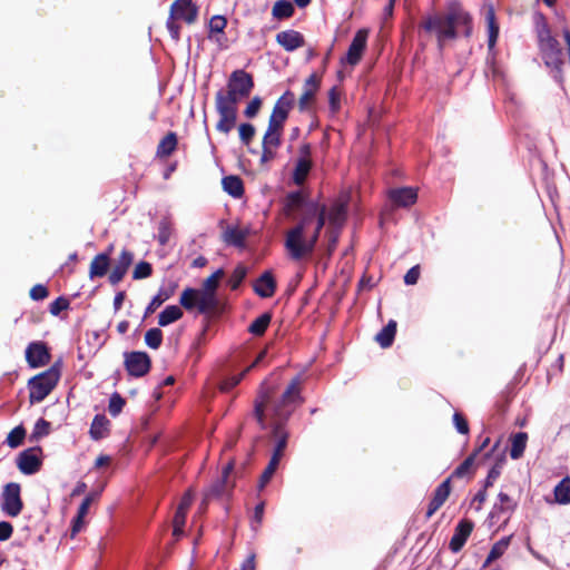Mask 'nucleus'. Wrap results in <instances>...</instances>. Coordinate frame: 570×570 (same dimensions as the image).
I'll use <instances>...</instances> for the list:
<instances>
[{
	"label": "nucleus",
	"mask_w": 570,
	"mask_h": 570,
	"mask_svg": "<svg viewBox=\"0 0 570 570\" xmlns=\"http://www.w3.org/2000/svg\"><path fill=\"white\" fill-rule=\"evenodd\" d=\"M153 267L148 262H140L136 265L134 272H132V278L134 279H142L147 278L151 275Z\"/></svg>",
	"instance_id": "nucleus-52"
},
{
	"label": "nucleus",
	"mask_w": 570,
	"mask_h": 570,
	"mask_svg": "<svg viewBox=\"0 0 570 570\" xmlns=\"http://www.w3.org/2000/svg\"><path fill=\"white\" fill-rule=\"evenodd\" d=\"M528 441V434L525 432H519L511 439L510 456L513 460L520 459L525 450Z\"/></svg>",
	"instance_id": "nucleus-37"
},
{
	"label": "nucleus",
	"mask_w": 570,
	"mask_h": 570,
	"mask_svg": "<svg viewBox=\"0 0 570 570\" xmlns=\"http://www.w3.org/2000/svg\"><path fill=\"white\" fill-rule=\"evenodd\" d=\"M111 250L112 246L109 247L108 253H100L94 257L89 267V277L91 279L102 277L107 274L110 265L109 255Z\"/></svg>",
	"instance_id": "nucleus-26"
},
{
	"label": "nucleus",
	"mask_w": 570,
	"mask_h": 570,
	"mask_svg": "<svg viewBox=\"0 0 570 570\" xmlns=\"http://www.w3.org/2000/svg\"><path fill=\"white\" fill-rule=\"evenodd\" d=\"M326 219L331 228H341L346 219V206L342 203H336L328 212L325 207V220Z\"/></svg>",
	"instance_id": "nucleus-27"
},
{
	"label": "nucleus",
	"mask_w": 570,
	"mask_h": 570,
	"mask_svg": "<svg viewBox=\"0 0 570 570\" xmlns=\"http://www.w3.org/2000/svg\"><path fill=\"white\" fill-rule=\"evenodd\" d=\"M216 110L219 115L216 129L220 132L228 134L236 125L237 109L227 108L225 106H216Z\"/></svg>",
	"instance_id": "nucleus-24"
},
{
	"label": "nucleus",
	"mask_w": 570,
	"mask_h": 570,
	"mask_svg": "<svg viewBox=\"0 0 570 570\" xmlns=\"http://www.w3.org/2000/svg\"><path fill=\"white\" fill-rule=\"evenodd\" d=\"M476 460V452H472L452 473L453 478H463L470 474Z\"/></svg>",
	"instance_id": "nucleus-44"
},
{
	"label": "nucleus",
	"mask_w": 570,
	"mask_h": 570,
	"mask_svg": "<svg viewBox=\"0 0 570 570\" xmlns=\"http://www.w3.org/2000/svg\"><path fill=\"white\" fill-rule=\"evenodd\" d=\"M145 343L153 350L159 348L163 343V332L157 327L148 330L145 334Z\"/></svg>",
	"instance_id": "nucleus-45"
},
{
	"label": "nucleus",
	"mask_w": 570,
	"mask_h": 570,
	"mask_svg": "<svg viewBox=\"0 0 570 570\" xmlns=\"http://www.w3.org/2000/svg\"><path fill=\"white\" fill-rule=\"evenodd\" d=\"M227 20L223 16H214L209 21V32L210 35H224V29L226 28ZM213 38V36H209Z\"/></svg>",
	"instance_id": "nucleus-50"
},
{
	"label": "nucleus",
	"mask_w": 570,
	"mask_h": 570,
	"mask_svg": "<svg viewBox=\"0 0 570 570\" xmlns=\"http://www.w3.org/2000/svg\"><path fill=\"white\" fill-rule=\"evenodd\" d=\"M484 16L488 23L489 32L488 47L489 50H493L499 37V24L495 21V14L492 4L484 6Z\"/></svg>",
	"instance_id": "nucleus-28"
},
{
	"label": "nucleus",
	"mask_w": 570,
	"mask_h": 570,
	"mask_svg": "<svg viewBox=\"0 0 570 570\" xmlns=\"http://www.w3.org/2000/svg\"><path fill=\"white\" fill-rule=\"evenodd\" d=\"M1 511L11 518L18 517L22 509L21 487L19 483L10 482L4 485L1 493Z\"/></svg>",
	"instance_id": "nucleus-9"
},
{
	"label": "nucleus",
	"mask_w": 570,
	"mask_h": 570,
	"mask_svg": "<svg viewBox=\"0 0 570 570\" xmlns=\"http://www.w3.org/2000/svg\"><path fill=\"white\" fill-rule=\"evenodd\" d=\"M391 202L399 207H409L417 199V191L413 187L394 188L389 191Z\"/></svg>",
	"instance_id": "nucleus-20"
},
{
	"label": "nucleus",
	"mask_w": 570,
	"mask_h": 570,
	"mask_svg": "<svg viewBox=\"0 0 570 570\" xmlns=\"http://www.w3.org/2000/svg\"><path fill=\"white\" fill-rule=\"evenodd\" d=\"M504 459L498 460L493 466L489 470L487 479L484 481V488L488 489L493 485L497 479L500 476L503 468Z\"/></svg>",
	"instance_id": "nucleus-49"
},
{
	"label": "nucleus",
	"mask_w": 570,
	"mask_h": 570,
	"mask_svg": "<svg viewBox=\"0 0 570 570\" xmlns=\"http://www.w3.org/2000/svg\"><path fill=\"white\" fill-rule=\"evenodd\" d=\"M367 36L368 31L366 29H360L355 33L346 53V62L348 65L355 66L360 62L366 48Z\"/></svg>",
	"instance_id": "nucleus-15"
},
{
	"label": "nucleus",
	"mask_w": 570,
	"mask_h": 570,
	"mask_svg": "<svg viewBox=\"0 0 570 570\" xmlns=\"http://www.w3.org/2000/svg\"><path fill=\"white\" fill-rule=\"evenodd\" d=\"M134 262V254L130 250L122 249L118 259L115 262L109 274V282L112 285L120 283L126 275L128 268Z\"/></svg>",
	"instance_id": "nucleus-17"
},
{
	"label": "nucleus",
	"mask_w": 570,
	"mask_h": 570,
	"mask_svg": "<svg viewBox=\"0 0 570 570\" xmlns=\"http://www.w3.org/2000/svg\"><path fill=\"white\" fill-rule=\"evenodd\" d=\"M177 135L175 132H168L158 144L157 146V156L158 157H168L170 156L176 147H177Z\"/></svg>",
	"instance_id": "nucleus-33"
},
{
	"label": "nucleus",
	"mask_w": 570,
	"mask_h": 570,
	"mask_svg": "<svg viewBox=\"0 0 570 570\" xmlns=\"http://www.w3.org/2000/svg\"><path fill=\"white\" fill-rule=\"evenodd\" d=\"M301 383V377L296 376L279 392L275 383L265 381L255 401L254 416L263 429L272 428V438L276 443L273 454L278 456L284 455L287 445L288 433L285 424L295 407L302 403Z\"/></svg>",
	"instance_id": "nucleus-1"
},
{
	"label": "nucleus",
	"mask_w": 570,
	"mask_h": 570,
	"mask_svg": "<svg viewBox=\"0 0 570 570\" xmlns=\"http://www.w3.org/2000/svg\"><path fill=\"white\" fill-rule=\"evenodd\" d=\"M191 502H193V494L190 491L186 492L184 494V497L181 498L177 509H179L180 511H188V509L190 508L191 505Z\"/></svg>",
	"instance_id": "nucleus-63"
},
{
	"label": "nucleus",
	"mask_w": 570,
	"mask_h": 570,
	"mask_svg": "<svg viewBox=\"0 0 570 570\" xmlns=\"http://www.w3.org/2000/svg\"><path fill=\"white\" fill-rule=\"evenodd\" d=\"M271 320L272 315L269 313H264L259 315L256 320L252 322V324L248 327V332L255 336H262L266 332L271 323Z\"/></svg>",
	"instance_id": "nucleus-41"
},
{
	"label": "nucleus",
	"mask_w": 570,
	"mask_h": 570,
	"mask_svg": "<svg viewBox=\"0 0 570 570\" xmlns=\"http://www.w3.org/2000/svg\"><path fill=\"white\" fill-rule=\"evenodd\" d=\"M285 212L297 219V224L286 233L285 248L292 259L299 261L314 252L325 225V205L301 191H293L286 196Z\"/></svg>",
	"instance_id": "nucleus-2"
},
{
	"label": "nucleus",
	"mask_w": 570,
	"mask_h": 570,
	"mask_svg": "<svg viewBox=\"0 0 570 570\" xmlns=\"http://www.w3.org/2000/svg\"><path fill=\"white\" fill-rule=\"evenodd\" d=\"M24 436H26V430L23 429V426H21V425L16 426L8 434V436H7V444L10 448L16 449V448H18V446H20L22 444V442L24 440Z\"/></svg>",
	"instance_id": "nucleus-46"
},
{
	"label": "nucleus",
	"mask_w": 570,
	"mask_h": 570,
	"mask_svg": "<svg viewBox=\"0 0 570 570\" xmlns=\"http://www.w3.org/2000/svg\"><path fill=\"white\" fill-rule=\"evenodd\" d=\"M275 291L276 282L269 271L264 272L254 284V292L263 298L272 297Z\"/></svg>",
	"instance_id": "nucleus-25"
},
{
	"label": "nucleus",
	"mask_w": 570,
	"mask_h": 570,
	"mask_svg": "<svg viewBox=\"0 0 570 570\" xmlns=\"http://www.w3.org/2000/svg\"><path fill=\"white\" fill-rule=\"evenodd\" d=\"M276 42L286 51H294L305 45L304 36L293 29L281 31L276 35Z\"/></svg>",
	"instance_id": "nucleus-19"
},
{
	"label": "nucleus",
	"mask_w": 570,
	"mask_h": 570,
	"mask_svg": "<svg viewBox=\"0 0 570 570\" xmlns=\"http://www.w3.org/2000/svg\"><path fill=\"white\" fill-rule=\"evenodd\" d=\"M184 313L177 305L166 306L165 309L158 316V324L160 326H167L183 317Z\"/></svg>",
	"instance_id": "nucleus-36"
},
{
	"label": "nucleus",
	"mask_w": 570,
	"mask_h": 570,
	"mask_svg": "<svg viewBox=\"0 0 570 570\" xmlns=\"http://www.w3.org/2000/svg\"><path fill=\"white\" fill-rule=\"evenodd\" d=\"M179 303L187 311L196 308L200 314H205L214 311L218 301L216 295H210L202 288L187 287L181 292Z\"/></svg>",
	"instance_id": "nucleus-7"
},
{
	"label": "nucleus",
	"mask_w": 570,
	"mask_h": 570,
	"mask_svg": "<svg viewBox=\"0 0 570 570\" xmlns=\"http://www.w3.org/2000/svg\"><path fill=\"white\" fill-rule=\"evenodd\" d=\"M170 224L167 220H161L158 226V242L160 245H166L170 238Z\"/></svg>",
	"instance_id": "nucleus-55"
},
{
	"label": "nucleus",
	"mask_w": 570,
	"mask_h": 570,
	"mask_svg": "<svg viewBox=\"0 0 570 570\" xmlns=\"http://www.w3.org/2000/svg\"><path fill=\"white\" fill-rule=\"evenodd\" d=\"M509 544H510V538H503V539L499 540L498 542H495L488 554V558L483 564V568L490 566V563H492L493 561L499 559L505 552Z\"/></svg>",
	"instance_id": "nucleus-42"
},
{
	"label": "nucleus",
	"mask_w": 570,
	"mask_h": 570,
	"mask_svg": "<svg viewBox=\"0 0 570 570\" xmlns=\"http://www.w3.org/2000/svg\"><path fill=\"white\" fill-rule=\"evenodd\" d=\"M125 366L131 376L141 377L147 374L150 368V358L145 352L126 353Z\"/></svg>",
	"instance_id": "nucleus-11"
},
{
	"label": "nucleus",
	"mask_w": 570,
	"mask_h": 570,
	"mask_svg": "<svg viewBox=\"0 0 570 570\" xmlns=\"http://www.w3.org/2000/svg\"><path fill=\"white\" fill-rule=\"evenodd\" d=\"M59 371L51 367L29 380V399L30 402H42L55 389L59 381Z\"/></svg>",
	"instance_id": "nucleus-8"
},
{
	"label": "nucleus",
	"mask_w": 570,
	"mask_h": 570,
	"mask_svg": "<svg viewBox=\"0 0 570 570\" xmlns=\"http://www.w3.org/2000/svg\"><path fill=\"white\" fill-rule=\"evenodd\" d=\"M420 277V268L419 266H413L412 268H410L405 276H404V283L406 285H414L417 283V279Z\"/></svg>",
	"instance_id": "nucleus-61"
},
{
	"label": "nucleus",
	"mask_w": 570,
	"mask_h": 570,
	"mask_svg": "<svg viewBox=\"0 0 570 570\" xmlns=\"http://www.w3.org/2000/svg\"><path fill=\"white\" fill-rule=\"evenodd\" d=\"M244 99L243 97H238V95L233 90L228 89L226 92L219 90L216 94V106H225L227 108L237 109V104Z\"/></svg>",
	"instance_id": "nucleus-34"
},
{
	"label": "nucleus",
	"mask_w": 570,
	"mask_h": 570,
	"mask_svg": "<svg viewBox=\"0 0 570 570\" xmlns=\"http://www.w3.org/2000/svg\"><path fill=\"white\" fill-rule=\"evenodd\" d=\"M451 492L450 479L443 481L434 491L433 498L431 499L426 518L430 519L446 501Z\"/></svg>",
	"instance_id": "nucleus-22"
},
{
	"label": "nucleus",
	"mask_w": 570,
	"mask_h": 570,
	"mask_svg": "<svg viewBox=\"0 0 570 570\" xmlns=\"http://www.w3.org/2000/svg\"><path fill=\"white\" fill-rule=\"evenodd\" d=\"M473 530V522L466 519L461 520L454 529L449 548L452 552H459Z\"/></svg>",
	"instance_id": "nucleus-18"
},
{
	"label": "nucleus",
	"mask_w": 570,
	"mask_h": 570,
	"mask_svg": "<svg viewBox=\"0 0 570 570\" xmlns=\"http://www.w3.org/2000/svg\"><path fill=\"white\" fill-rule=\"evenodd\" d=\"M13 528L8 521H0V541H6L12 535Z\"/></svg>",
	"instance_id": "nucleus-62"
},
{
	"label": "nucleus",
	"mask_w": 570,
	"mask_h": 570,
	"mask_svg": "<svg viewBox=\"0 0 570 570\" xmlns=\"http://www.w3.org/2000/svg\"><path fill=\"white\" fill-rule=\"evenodd\" d=\"M247 275V268L244 266V265H238L236 266V268L233 271L229 279H228V285L232 289H237L239 287V285L243 283V281L245 279Z\"/></svg>",
	"instance_id": "nucleus-47"
},
{
	"label": "nucleus",
	"mask_w": 570,
	"mask_h": 570,
	"mask_svg": "<svg viewBox=\"0 0 570 570\" xmlns=\"http://www.w3.org/2000/svg\"><path fill=\"white\" fill-rule=\"evenodd\" d=\"M26 360L30 367L37 368L49 363L50 354L43 343L32 342L26 350Z\"/></svg>",
	"instance_id": "nucleus-16"
},
{
	"label": "nucleus",
	"mask_w": 570,
	"mask_h": 570,
	"mask_svg": "<svg viewBox=\"0 0 570 570\" xmlns=\"http://www.w3.org/2000/svg\"><path fill=\"white\" fill-rule=\"evenodd\" d=\"M49 295V292L46 286L41 284L35 285L30 289V297L35 301H42Z\"/></svg>",
	"instance_id": "nucleus-59"
},
{
	"label": "nucleus",
	"mask_w": 570,
	"mask_h": 570,
	"mask_svg": "<svg viewBox=\"0 0 570 570\" xmlns=\"http://www.w3.org/2000/svg\"><path fill=\"white\" fill-rule=\"evenodd\" d=\"M224 275L222 269L216 271L209 277H207L203 283V288L206 293L210 295H216V291L218 287L219 278Z\"/></svg>",
	"instance_id": "nucleus-48"
},
{
	"label": "nucleus",
	"mask_w": 570,
	"mask_h": 570,
	"mask_svg": "<svg viewBox=\"0 0 570 570\" xmlns=\"http://www.w3.org/2000/svg\"><path fill=\"white\" fill-rule=\"evenodd\" d=\"M99 497V493L98 492H92V493H89L85 499L83 501L81 502L79 509H78V513H77V517L75 518L73 520V524H72V535L77 532L80 531L81 527H82V522H83V518L86 517V514L88 513V510H89V507L90 504Z\"/></svg>",
	"instance_id": "nucleus-32"
},
{
	"label": "nucleus",
	"mask_w": 570,
	"mask_h": 570,
	"mask_svg": "<svg viewBox=\"0 0 570 570\" xmlns=\"http://www.w3.org/2000/svg\"><path fill=\"white\" fill-rule=\"evenodd\" d=\"M224 242L228 245L236 247H243L246 238V234L237 227H228L224 232Z\"/></svg>",
	"instance_id": "nucleus-40"
},
{
	"label": "nucleus",
	"mask_w": 570,
	"mask_h": 570,
	"mask_svg": "<svg viewBox=\"0 0 570 570\" xmlns=\"http://www.w3.org/2000/svg\"><path fill=\"white\" fill-rule=\"evenodd\" d=\"M320 83H321V80L315 73H312L305 80V83L303 87V94L298 100V106L302 111L308 109L309 106L312 105L315 94L320 88Z\"/></svg>",
	"instance_id": "nucleus-21"
},
{
	"label": "nucleus",
	"mask_w": 570,
	"mask_h": 570,
	"mask_svg": "<svg viewBox=\"0 0 570 570\" xmlns=\"http://www.w3.org/2000/svg\"><path fill=\"white\" fill-rule=\"evenodd\" d=\"M186 515V511H180L179 509H177L174 515L173 524H176V528L185 527Z\"/></svg>",
	"instance_id": "nucleus-64"
},
{
	"label": "nucleus",
	"mask_w": 570,
	"mask_h": 570,
	"mask_svg": "<svg viewBox=\"0 0 570 570\" xmlns=\"http://www.w3.org/2000/svg\"><path fill=\"white\" fill-rule=\"evenodd\" d=\"M470 23L471 18L465 11L453 9L445 14L434 13L423 18L419 28L420 31L435 36L438 48L442 51L448 40L458 37L461 27L464 28L465 36H469L471 31Z\"/></svg>",
	"instance_id": "nucleus-3"
},
{
	"label": "nucleus",
	"mask_w": 570,
	"mask_h": 570,
	"mask_svg": "<svg viewBox=\"0 0 570 570\" xmlns=\"http://www.w3.org/2000/svg\"><path fill=\"white\" fill-rule=\"evenodd\" d=\"M239 138L244 145H249L255 136V127L252 124H242L238 128Z\"/></svg>",
	"instance_id": "nucleus-53"
},
{
	"label": "nucleus",
	"mask_w": 570,
	"mask_h": 570,
	"mask_svg": "<svg viewBox=\"0 0 570 570\" xmlns=\"http://www.w3.org/2000/svg\"><path fill=\"white\" fill-rule=\"evenodd\" d=\"M311 154L312 149L309 144H303L299 147V157L296 161L295 169L293 173V180L297 185H302L305 181L312 168Z\"/></svg>",
	"instance_id": "nucleus-14"
},
{
	"label": "nucleus",
	"mask_w": 570,
	"mask_h": 570,
	"mask_svg": "<svg viewBox=\"0 0 570 570\" xmlns=\"http://www.w3.org/2000/svg\"><path fill=\"white\" fill-rule=\"evenodd\" d=\"M498 500L499 502L493 505L489 518L493 520L494 518L499 519L501 514H505L508 520L509 517L517 509L518 503L515 500H513L509 494L504 492H500L498 494Z\"/></svg>",
	"instance_id": "nucleus-23"
},
{
	"label": "nucleus",
	"mask_w": 570,
	"mask_h": 570,
	"mask_svg": "<svg viewBox=\"0 0 570 570\" xmlns=\"http://www.w3.org/2000/svg\"><path fill=\"white\" fill-rule=\"evenodd\" d=\"M453 423L456 429V431L461 434H468L469 433V424L465 417L459 413L455 412L453 415Z\"/></svg>",
	"instance_id": "nucleus-57"
},
{
	"label": "nucleus",
	"mask_w": 570,
	"mask_h": 570,
	"mask_svg": "<svg viewBox=\"0 0 570 570\" xmlns=\"http://www.w3.org/2000/svg\"><path fill=\"white\" fill-rule=\"evenodd\" d=\"M294 13V7L288 0H277L272 9V14L277 20L288 19Z\"/></svg>",
	"instance_id": "nucleus-38"
},
{
	"label": "nucleus",
	"mask_w": 570,
	"mask_h": 570,
	"mask_svg": "<svg viewBox=\"0 0 570 570\" xmlns=\"http://www.w3.org/2000/svg\"><path fill=\"white\" fill-rule=\"evenodd\" d=\"M223 188L235 198H239L244 194L243 180L238 176H227L223 178Z\"/></svg>",
	"instance_id": "nucleus-35"
},
{
	"label": "nucleus",
	"mask_w": 570,
	"mask_h": 570,
	"mask_svg": "<svg viewBox=\"0 0 570 570\" xmlns=\"http://www.w3.org/2000/svg\"><path fill=\"white\" fill-rule=\"evenodd\" d=\"M69 307V302L68 299L63 298V297H58L56 298L51 304H50V313L52 315H58L60 312L67 309Z\"/></svg>",
	"instance_id": "nucleus-58"
},
{
	"label": "nucleus",
	"mask_w": 570,
	"mask_h": 570,
	"mask_svg": "<svg viewBox=\"0 0 570 570\" xmlns=\"http://www.w3.org/2000/svg\"><path fill=\"white\" fill-rule=\"evenodd\" d=\"M234 469L233 462H228L222 472V476L215 481L210 488L206 491L204 502H207L212 498H219L229 495L234 483L229 480L230 472Z\"/></svg>",
	"instance_id": "nucleus-10"
},
{
	"label": "nucleus",
	"mask_w": 570,
	"mask_h": 570,
	"mask_svg": "<svg viewBox=\"0 0 570 570\" xmlns=\"http://www.w3.org/2000/svg\"><path fill=\"white\" fill-rule=\"evenodd\" d=\"M295 96L292 91H285L276 101L269 116L268 126L263 137L262 147L277 149L282 144L284 125L294 105Z\"/></svg>",
	"instance_id": "nucleus-4"
},
{
	"label": "nucleus",
	"mask_w": 570,
	"mask_h": 570,
	"mask_svg": "<svg viewBox=\"0 0 570 570\" xmlns=\"http://www.w3.org/2000/svg\"><path fill=\"white\" fill-rule=\"evenodd\" d=\"M538 46L546 67L556 72V78H561L564 63L562 49L559 41L551 35L547 26L538 30Z\"/></svg>",
	"instance_id": "nucleus-5"
},
{
	"label": "nucleus",
	"mask_w": 570,
	"mask_h": 570,
	"mask_svg": "<svg viewBox=\"0 0 570 570\" xmlns=\"http://www.w3.org/2000/svg\"><path fill=\"white\" fill-rule=\"evenodd\" d=\"M262 107V99L258 96H255L246 106L244 110V115L247 118H254L257 116L259 109Z\"/></svg>",
	"instance_id": "nucleus-54"
},
{
	"label": "nucleus",
	"mask_w": 570,
	"mask_h": 570,
	"mask_svg": "<svg viewBox=\"0 0 570 570\" xmlns=\"http://www.w3.org/2000/svg\"><path fill=\"white\" fill-rule=\"evenodd\" d=\"M330 109L336 114L341 108V96L336 87H333L328 92Z\"/></svg>",
	"instance_id": "nucleus-56"
},
{
	"label": "nucleus",
	"mask_w": 570,
	"mask_h": 570,
	"mask_svg": "<svg viewBox=\"0 0 570 570\" xmlns=\"http://www.w3.org/2000/svg\"><path fill=\"white\" fill-rule=\"evenodd\" d=\"M554 500L560 504L570 503V478H563L554 488Z\"/></svg>",
	"instance_id": "nucleus-39"
},
{
	"label": "nucleus",
	"mask_w": 570,
	"mask_h": 570,
	"mask_svg": "<svg viewBox=\"0 0 570 570\" xmlns=\"http://www.w3.org/2000/svg\"><path fill=\"white\" fill-rule=\"evenodd\" d=\"M125 406V400L118 394L114 393L109 400L108 411L115 417Z\"/></svg>",
	"instance_id": "nucleus-51"
},
{
	"label": "nucleus",
	"mask_w": 570,
	"mask_h": 570,
	"mask_svg": "<svg viewBox=\"0 0 570 570\" xmlns=\"http://www.w3.org/2000/svg\"><path fill=\"white\" fill-rule=\"evenodd\" d=\"M198 13L199 8L193 0H175L171 3L166 28L175 42L180 40V24L178 21L193 24L197 21Z\"/></svg>",
	"instance_id": "nucleus-6"
},
{
	"label": "nucleus",
	"mask_w": 570,
	"mask_h": 570,
	"mask_svg": "<svg viewBox=\"0 0 570 570\" xmlns=\"http://www.w3.org/2000/svg\"><path fill=\"white\" fill-rule=\"evenodd\" d=\"M109 425H110V422L105 415L97 414L94 417L91 425H90L89 433H90L91 439L98 441V440L106 438L109 432Z\"/></svg>",
	"instance_id": "nucleus-30"
},
{
	"label": "nucleus",
	"mask_w": 570,
	"mask_h": 570,
	"mask_svg": "<svg viewBox=\"0 0 570 570\" xmlns=\"http://www.w3.org/2000/svg\"><path fill=\"white\" fill-rule=\"evenodd\" d=\"M41 452L40 448H30L22 451L17 458V466L21 471V473L26 475H31L37 473L41 465L42 461L39 456Z\"/></svg>",
	"instance_id": "nucleus-12"
},
{
	"label": "nucleus",
	"mask_w": 570,
	"mask_h": 570,
	"mask_svg": "<svg viewBox=\"0 0 570 570\" xmlns=\"http://www.w3.org/2000/svg\"><path fill=\"white\" fill-rule=\"evenodd\" d=\"M227 88L233 89L238 97L247 98L254 88L253 77L244 70H235L229 77Z\"/></svg>",
	"instance_id": "nucleus-13"
},
{
	"label": "nucleus",
	"mask_w": 570,
	"mask_h": 570,
	"mask_svg": "<svg viewBox=\"0 0 570 570\" xmlns=\"http://www.w3.org/2000/svg\"><path fill=\"white\" fill-rule=\"evenodd\" d=\"M396 322L391 320L389 323L375 335V341L382 348L390 347L396 334Z\"/></svg>",
	"instance_id": "nucleus-31"
},
{
	"label": "nucleus",
	"mask_w": 570,
	"mask_h": 570,
	"mask_svg": "<svg viewBox=\"0 0 570 570\" xmlns=\"http://www.w3.org/2000/svg\"><path fill=\"white\" fill-rule=\"evenodd\" d=\"M176 287V284H170L167 287H161L146 307L145 316L153 314L163 303L169 299L174 295Z\"/></svg>",
	"instance_id": "nucleus-29"
},
{
	"label": "nucleus",
	"mask_w": 570,
	"mask_h": 570,
	"mask_svg": "<svg viewBox=\"0 0 570 570\" xmlns=\"http://www.w3.org/2000/svg\"><path fill=\"white\" fill-rule=\"evenodd\" d=\"M266 355V351H262L256 360L253 362V364L247 367L243 373L238 374V375H234L232 377H228L226 379L223 383H222V390L224 391H229L232 390L233 387H235L240 381L244 377V375L246 374V372H248L253 366H255L256 364H258Z\"/></svg>",
	"instance_id": "nucleus-43"
},
{
	"label": "nucleus",
	"mask_w": 570,
	"mask_h": 570,
	"mask_svg": "<svg viewBox=\"0 0 570 570\" xmlns=\"http://www.w3.org/2000/svg\"><path fill=\"white\" fill-rule=\"evenodd\" d=\"M487 500V489L483 487L482 490H480L474 498L472 499L471 507L474 508L476 511H480L482 509V504Z\"/></svg>",
	"instance_id": "nucleus-60"
}]
</instances>
